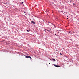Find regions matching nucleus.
I'll list each match as a JSON object with an SVG mask.
<instances>
[{"instance_id": "5701e85b", "label": "nucleus", "mask_w": 79, "mask_h": 79, "mask_svg": "<svg viewBox=\"0 0 79 79\" xmlns=\"http://www.w3.org/2000/svg\"><path fill=\"white\" fill-rule=\"evenodd\" d=\"M56 36H58V35H56Z\"/></svg>"}, {"instance_id": "20e7f679", "label": "nucleus", "mask_w": 79, "mask_h": 79, "mask_svg": "<svg viewBox=\"0 0 79 79\" xmlns=\"http://www.w3.org/2000/svg\"><path fill=\"white\" fill-rule=\"evenodd\" d=\"M29 56L27 55V56H25V58H29Z\"/></svg>"}, {"instance_id": "2eb2a0df", "label": "nucleus", "mask_w": 79, "mask_h": 79, "mask_svg": "<svg viewBox=\"0 0 79 79\" xmlns=\"http://www.w3.org/2000/svg\"><path fill=\"white\" fill-rule=\"evenodd\" d=\"M60 54L61 55H62V54L61 53H60Z\"/></svg>"}, {"instance_id": "0eeeda50", "label": "nucleus", "mask_w": 79, "mask_h": 79, "mask_svg": "<svg viewBox=\"0 0 79 79\" xmlns=\"http://www.w3.org/2000/svg\"><path fill=\"white\" fill-rule=\"evenodd\" d=\"M46 11H47V12H48V11H49V10H46Z\"/></svg>"}, {"instance_id": "b1692460", "label": "nucleus", "mask_w": 79, "mask_h": 79, "mask_svg": "<svg viewBox=\"0 0 79 79\" xmlns=\"http://www.w3.org/2000/svg\"><path fill=\"white\" fill-rule=\"evenodd\" d=\"M49 64H50V63H49Z\"/></svg>"}, {"instance_id": "a211bd4d", "label": "nucleus", "mask_w": 79, "mask_h": 79, "mask_svg": "<svg viewBox=\"0 0 79 79\" xmlns=\"http://www.w3.org/2000/svg\"><path fill=\"white\" fill-rule=\"evenodd\" d=\"M47 15H48V14H47Z\"/></svg>"}, {"instance_id": "f03ea898", "label": "nucleus", "mask_w": 79, "mask_h": 79, "mask_svg": "<svg viewBox=\"0 0 79 79\" xmlns=\"http://www.w3.org/2000/svg\"><path fill=\"white\" fill-rule=\"evenodd\" d=\"M30 58V60H31V61H32V58H31V56H29V57H28V58Z\"/></svg>"}, {"instance_id": "1a4fd4ad", "label": "nucleus", "mask_w": 79, "mask_h": 79, "mask_svg": "<svg viewBox=\"0 0 79 79\" xmlns=\"http://www.w3.org/2000/svg\"><path fill=\"white\" fill-rule=\"evenodd\" d=\"M27 32H29V31H30V30H27Z\"/></svg>"}, {"instance_id": "4be33fe9", "label": "nucleus", "mask_w": 79, "mask_h": 79, "mask_svg": "<svg viewBox=\"0 0 79 79\" xmlns=\"http://www.w3.org/2000/svg\"><path fill=\"white\" fill-rule=\"evenodd\" d=\"M55 35H56V34H55Z\"/></svg>"}, {"instance_id": "393cba45", "label": "nucleus", "mask_w": 79, "mask_h": 79, "mask_svg": "<svg viewBox=\"0 0 79 79\" xmlns=\"http://www.w3.org/2000/svg\"><path fill=\"white\" fill-rule=\"evenodd\" d=\"M67 19H68V18H67Z\"/></svg>"}, {"instance_id": "f257e3e1", "label": "nucleus", "mask_w": 79, "mask_h": 79, "mask_svg": "<svg viewBox=\"0 0 79 79\" xmlns=\"http://www.w3.org/2000/svg\"><path fill=\"white\" fill-rule=\"evenodd\" d=\"M53 65H54V66H55V67H57V68H59V67H60V66L59 65H55V64H53Z\"/></svg>"}, {"instance_id": "f8f14e48", "label": "nucleus", "mask_w": 79, "mask_h": 79, "mask_svg": "<svg viewBox=\"0 0 79 79\" xmlns=\"http://www.w3.org/2000/svg\"><path fill=\"white\" fill-rule=\"evenodd\" d=\"M22 3V5H23V2H21Z\"/></svg>"}, {"instance_id": "ddd939ff", "label": "nucleus", "mask_w": 79, "mask_h": 79, "mask_svg": "<svg viewBox=\"0 0 79 79\" xmlns=\"http://www.w3.org/2000/svg\"><path fill=\"white\" fill-rule=\"evenodd\" d=\"M48 32H50V30H48Z\"/></svg>"}, {"instance_id": "aec40b11", "label": "nucleus", "mask_w": 79, "mask_h": 79, "mask_svg": "<svg viewBox=\"0 0 79 79\" xmlns=\"http://www.w3.org/2000/svg\"><path fill=\"white\" fill-rule=\"evenodd\" d=\"M74 33H75L74 32H73V34H74Z\"/></svg>"}, {"instance_id": "6ab92c4d", "label": "nucleus", "mask_w": 79, "mask_h": 79, "mask_svg": "<svg viewBox=\"0 0 79 79\" xmlns=\"http://www.w3.org/2000/svg\"><path fill=\"white\" fill-rule=\"evenodd\" d=\"M46 31H48V30H47H47H46Z\"/></svg>"}, {"instance_id": "6e6552de", "label": "nucleus", "mask_w": 79, "mask_h": 79, "mask_svg": "<svg viewBox=\"0 0 79 79\" xmlns=\"http://www.w3.org/2000/svg\"><path fill=\"white\" fill-rule=\"evenodd\" d=\"M53 60V61H56L55 59H53V60Z\"/></svg>"}, {"instance_id": "9d476101", "label": "nucleus", "mask_w": 79, "mask_h": 79, "mask_svg": "<svg viewBox=\"0 0 79 79\" xmlns=\"http://www.w3.org/2000/svg\"><path fill=\"white\" fill-rule=\"evenodd\" d=\"M46 30H47V29H45L44 30V31L45 32H46Z\"/></svg>"}, {"instance_id": "7ed1b4c3", "label": "nucleus", "mask_w": 79, "mask_h": 79, "mask_svg": "<svg viewBox=\"0 0 79 79\" xmlns=\"http://www.w3.org/2000/svg\"><path fill=\"white\" fill-rule=\"evenodd\" d=\"M31 23H33V24H35V23L34 22V21H31Z\"/></svg>"}, {"instance_id": "f3484780", "label": "nucleus", "mask_w": 79, "mask_h": 79, "mask_svg": "<svg viewBox=\"0 0 79 79\" xmlns=\"http://www.w3.org/2000/svg\"><path fill=\"white\" fill-rule=\"evenodd\" d=\"M75 5V3H73V5Z\"/></svg>"}, {"instance_id": "dca6fc26", "label": "nucleus", "mask_w": 79, "mask_h": 79, "mask_svg": "<svg viewBox=\"0 0 79 79\" xmlns=\"http://www.w3.org/2000/svg\"><path fill=\"white\" fill-rule=\"evenodd\" d=\"M48 26H50V24H48Z\"/></svg>"}, {"instance_id": "412c9836", "label": "nucleus", "mask_w": 79, "mask_h": 79, "mask_svg": "<svg viewBox=\"0 0 79 79\" xmlns=\"http://www.w3.org/2000/svg\"><path fill=\"white\" fill-rule=\"evenodd\" d=\"M65 57H66V58H67V56H65Z\"/></svg>"}, {"instance_id": "39448f33", "label": "nucleus", "mask_w": 79, "mask_h": 79, "mask_svg": "<svg viewBox=\"0 0 79 79\" xmlns=\"http://www.w3.org/2000/svg\"><path fill=\"white\" fill-rule=\"evenodd\" d=\"M67 32H68V33H69V34H71L70 31H67Z\"/></svg>"}, {"instance_id": "423d86ee", "label": "nucleus", "mask_w": 79, "mask_h": 79, "mask_svg": "<svg viewBox=\"0 0 79 79\" xmlns=\"http://www.w3.org/2000/svg\"><path fill=\"white\" fill-rule=\"evenodd\" d=\"M48 23H51V24H52V25H53V26H54V24H53L52 23H51V22H48Z\"/></svg>"}, {"instance_id": "a878e982", "label": "nucleus", "mask_w": 79, "mask_h": 79, "mask_svg": "<svg viewBox=\"0 0 79 79\" xmlns=\"http://www.w3.org/2000/svg\"><path fill=\"white\" fill-rule=\"evenodd\" d=\"M24 56H26V55H25Z\"/></svg>"}, {"instance_id": "9b49d317", "label": "nucleus", "mask_w": 79, "mask_h": 79, "mask_svg": "<svg viewBox=\"0 0 79 79\" xmlns=\"http://www.w3.org/2000/svg\"><path fill=\"white\" fill-rule=\"evenodd\" d=\"M51 61H53V59H50Z\"/></svg>"}, {"instance_id": "4468645a", "label": "nucleus", "mask_w": 79, "mask_h": 79, "mask_svg": "<svg viewBox=\"0 0 79 79\" xmlns=\"http://www.w3.org/2000/svg\"><path fill=\"white\" fill-rule=\"evenodd\" d=\"M61 13H63V11H60Z\"/></svg>"}]
</instances>
